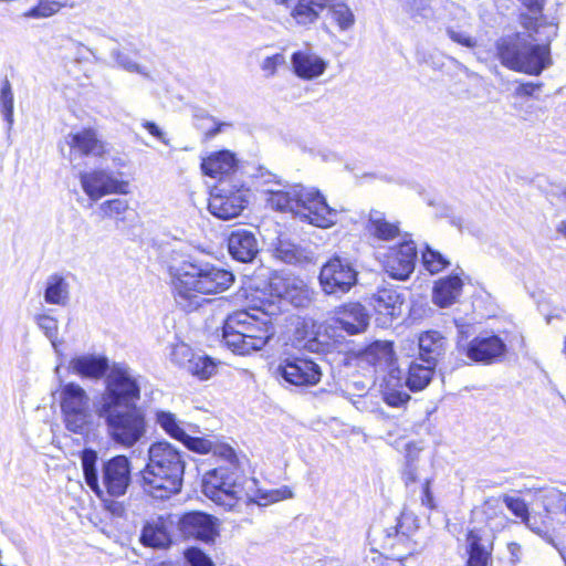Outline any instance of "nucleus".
<instances>
[{
	"label": "nucleus",
	"instance_id": "obj_1",
	"mask_svg": "<svg viewBox=\"0 0 566 566\" xmlns=\"http://www.w3.org/2000/svg\"><path fill=\"white\" fill-rule=\"evenodd\" d=\"M518 1L527 10L520 14L525 31L499 40L497 55L510 70L539 75L553 64L551 43L557 35V24L542 13L546 0Z\"/></svg>",
	"mask_w": 566,
	"mask_h": 566
},
{
	"label": "nucleus",
	"instance_id": "obj_2",
	"mask_svg": "<svg viewBox=\"0 0 566 566\" xmlns=\"http://www.w3.org/2000/svg\"><path fill=\"white\" fill-rule=\"evenodd\" d=\"M168 273L175 301L185 312L198 310L205 302L202 295L222 293L234 282L232 272L192 258L171 261Z\"/></svg>",
	"mask_w": 566,
	"mask_h": 566
},
{
	"label": "nucleus",
	"instance_id": "obj_3",
	"mask_svg": "<svg viewBox=\"0 0 566 566\" xmlns=\"http://www.w3.org/2000/svg\"><path fill=\"white\" fill-rule=\"evenodd\" d=\"M186 453L167 441H157L148 449V462L140 471V485L145 493L166 500L180 492Z\"/></svg>",
	"mask_w": 566,
	"mask_h": 566
},
{
	"label": "nucleus",
	"instance_id": "obj_4",
	"mask_svg": "<svg viewBox=\"0 0 566 566\" xmlns=\"http://www.w3.org/2000/svg\"><path fill=\"white\" fill-rule=\"evenodd\" d=\"M268 205L279 211H291L302 221L318 228H329L337 222L338 211L331 208L318 190L293 185L287 190L265 188Z\"/></svg>",
	"mask_w": 566,
	"mask_h": 566
},
{
	"label": "nucleus",
	"instance_id": "obj_5",
	"mask_svg": "<svg viewBox=\"0 0 566 566\" xmlns=\"http://www.w3.org/2000/svg\"><path fill=\"white\" fill-rule=\"evenodd\" d=\"M253 311H237L224 321L222 338L235 354L261 350L275 334L270 315L260 310Z\"/></svg>",
	"mask_w": 566,
	"mask_h": 566
},
{
	"label": "nucleus",
	"instance_id": "obj_6",
	"mask_svg": "<svg viewBox=\"0 0 566 566\" xmlns=\"http://www.w3.org/2000/svg\"><path fill=\"white\" fill-rule=\"evenodd\" d=\"M81 467L87 486L103 501L105 495L123 496L132 480L130 461L126 455H115L102 463L101 472L97 467L98 454L91 448H85L81 454Z\"/></svg>",
	"mask_w": 566,
	"mask_h": 566
},
{
	"label": "nucleus",
	"instance_id": "obj_7",
	"mask_svg": "<svg viewBox=\"0 0 566 566\" xmlns=\"http://www.w3.org/2000/svg\"><path fill=\"white\" fill-rule=\"evenodd\" d=\"M255 480L248 479L239 468L218 467L202 478V492L218 505L232 510L239 501L248 502L252 497L248 489Z\"/></svg>",
	"mask_w": 566,
	"mask_h": 566
},
{
	"label": "nucleus",
	"instance_id": "obj_8",
	"mask_svg": "<svg viewBox=\"0 0 566 566\" xmlns=\"http://www.w3.org/2000/svg\"><path fill=\"white\" fill-rule=\"evenodd\" d=\"M95 413L104 421L109 439L118 446L132 448L146 436V413L140 407L97 409Z\"/></svg>",
	"mask_w": 566,
	"mask_h": 566
},
{
	"label": "nucleus",
	"instance_id": "obj_9",
	"mask_svg": "<svg viewBox=\"0 0 566 566\" xmlns=\"http://www.w3.org/2000/svg\"><path fill=\"white\" fill-rule=\"evenodd\" d=\"M140 385L127 364L115 363L105 376V389L95 402V410L138 407Z\"/></svg>",
	"mask_w": 566,
	"mask_h": 566
},
{
	"label": "nucleus",
	"instance_id": "obj_10",
	"mask_svg": "<svg viewBox=\"0 0 566 566\" xmlns=\"http://www.w3.org/2000/svg\"><path fill=\"white\" fill-rule=\"evenodd\" d=\"M60 406L67 431L88 436L95 427V410L91 408L87 392L77 384L64 385L60 394Z\"/></svg>",
	"mask_w": 566,
	"mask_h": 566
},
{
	"label": "nucleus",
	"instance_id": "obj_11",
	"mask_svg": "<svg viewBox=\"0 0 566 566\" xmlns=\"http://www.w3.org/2000/svg\"><path fill=\"white\" fill-rule=\"evenodd\" d=\"M280 4L291 9V17L297 25L307 27L315 23L321 13L328 9L332 19L340 30L353 27L355 17L352 10L338 0H277Z\"/></svg>",
	"mask_w": 566,
	"mask_h": 566
},
{
	"label": "nucleus",
	"instance_id": "obj_12",
	"mask_svg": "<svg viewBox=\"0 0 566 566\" xmlns=\"http://www.w3.org/2000/svg\"><path fill=\"white\" fill-rule=\"evenodd\" d=\"M417 517L402 512L396 517V524L385 528L380 534V546L389 558L402 562L407 557L419 554L424 545L412 539L418 530Z\"/></svg>",
	"mask_w": 566,
	"mask_h": 566
},
{
	"label": "nucleus",
	"instance_id": "obj_13",
	"mask_svg": "<svg viewBox=\"0 0 566 566\" xmlns=\"http://www.w3.org/2000/svg\"><path fill=\"white\" fill-rule=\"evenodd\" d=\"M250 202V189L240 181L221 180L209 199V211L217 218L229 220L237 218Z\"/></svg>",
	"mask_w": 566,
	"mask_h": 566
},
{
	"label": "nucleus",
	"instance_id": "obj_14",
	"mask_svg": "<svg viewBox=\"0 0 566 566\" xmlns=\"http://www.w3.org/2000/svg\"><path fill=\"white\" fill-rule=\"evenodd\" d=\"M357 276L349 259L334 255L322 266L318 281L325 294L340 296L356 285Z\"/></svg>",
	"mask_w": 566,
	"mask_h": 566
},
{
	"label": "nucleus",
	"instance_id": "obj_15",
	"mask_svg": "<svg viewBox=\"0 0 566 566\" xmlns=\"http://www.w3.org/2000/svg\"><path fill=\"white\" fill-rule=\"evenodd\" d=\"M276 375L290 385L308 387L319 382L322 369L313 359L291 356L280 361Z\"/></svg>",
	"mask_w": 566,
	"mask_h": 566
},
{
	"label": "nucleus",
	"instance_id": "obj_16",
	"mask_svg": "<svg viewBox=\"0 0 566 566\" xmlns=\"http://www.w3.org/2000/svg\"><path fill=\"white\" fill-rule=\"evenodd\" d=\"M78 178L84 192L94 201L109 193L129 192L128 181L119 180L106 170L82 171Z\"/></svg>",
	"mask_w": 566,
	"mask_h": 566
},
{
	"label": "nucleus",
	"instance_id": "obj_17",
	"mask_svg": "<svg viewBox=\"0 0 566 566\" xmlns=\"http://www.w3.org/2000/svg\"><path fill=\"white\" fill-rule=\"evenodd\" d=\"M458 352L474 363L493 364L506 352V345L497 335L476 336L470 342L458 343Z\"/></svg>",
	"mask_w": 566,
	"mask_h": 566
},
{
	"label": "nucleus",
	"instance_id": "obj_18",
	"mask_svg": "<svg viewBox=\"0 0 566 566\" xmlns=\"http://www.w3.org/2000/svg\"><path fill=\"white\" fill-rule=\"evenodd\" d=\"M418 251L416 243L406 240L397 247L390 248L384 258V269L395 280L405 281L413 273Z\"/></svg>",
	"mask_w": 566,
	"mask_h": 566
},
{
	"label": "nucleus",
	"instance_id": "obj_19",
	"mask_svg": "<svg viewBox=\"0 0 566 566\" xmlns=\"http://www.w3.org/2000/svg\"><path fill=\"white\" fill-rule=\"evenodd\" d=\"M270 286L277 297L295 307H307L313 301L314 292L300 277L275 276L271 280Z\"/></svg>",
	"mask_w": 566,
	"mask_h": 566
},
{
	"label": "nucleus",
	"instance_id": "obj_20",
	"mask_svg": "<svg viewBox=\"0 0 566 566\" xmlns=\"http://www.w3.org/2000/svg\"><path fill=\"white\" fill-rule=\"evenodd\" d=\"M178 527L185 537L206 543L212 542L218 535L217 520L199 511L185 513L178 521Z\"/></svg>",
	"mask_w": 566,
	"mask_h": 566
},
{
	"label": "nucleus",
	"instance_id": "obj_21",
	"mask_svg": "<svg viewBox=\"0 0 566 566\" xmlns=\"http://www.w3.org/2000/svg\"><path fill=\"white\" fill-rule=\"evenodd\" d=\"M65 144L70 148V161L82 157H102L105 154V144L93 128H83L65 136Z\"/></svg>",
	"mask_w": 566,
	"mask_h": 566
},
{
	"label": "nucleus",
	"instance_id": "obj_22",
	"mask_svg": "<svg viewBox=\"0 0 566 566\" xmlns=\"http://www.w3.org/2000/svg\"><path fill=\"white\" fill-rule=\"evenodd\" d=\"M171 360L200 379L210 378L217 367L212 358L206 355L195 354L192 349L186 345H179L174 348Z\"/></svg>",
	"mask_w": 566,
	"mask_h": 566
},
{
	"label": "nucleus",
	"instance_id": "obj_23",
	"mask_svg": "<svg viewBox=\"0 0 566 566\" xmlns=\"http://www.w3.org/2000/svg\"><path fill=\"white\" fill-rule=\"evenodd\" d=\"M369 314L360 303H347L336 311L335 326L348 335L365 332L369 325Z\"/></svg>",
	"mask_w": 566,
	"mask_h": 566
},
{
	"label": "nucleus",
	"instance_id": "obj_24",
	"mask_svg": "<svg viewBox=\"0 0 566 566\" xmlns=\"http://www.w3.org/2000/svg\"><path fill=\"white\" fill-rule=\"evenodd\" d=\"M174 522L170 516H156L146 521L140 534V542L146 547L167 548L172 539L170 530Z\"/></svg>",
	"mask_w": 566,
	"mask_h": 566
},
{
	"label": "nucleus",
	"instance_id": "obj_25",
	"mask_svg": "<svg viewBox=\"0 0 566 566\" xmlns=\"http://www.w3.org/2000/svg\"><path fill=\"white\" fill-rule=\"evenodd\" d=\"M228 251L234 260L249 263L260 251L259 241L252 231L238 229L228 237Z\"/></svg>",
	"mask_w": 566,
	"mask_h": 566
},
{
	"label": "nucleus",
	"instance_id": "obj_26",
	"mask_svg": "<svg viewBox=\"0 0 566 566\" xmlns=\"http://www.w3.org/2000/svg\"><path fill=\"white\" fill-rule=\"evenodd\" d=\"M237 167L238 160L235 155L229 150L213 153L208 158L203 159L201 164L203 174L212 178H218V182L221 180L237 181L233 176L237 171Z\"/></svg>",
	"mask_w": 566,
	"mask_h": 566
},
{
	"label": "nucleus",
	"instance_id": "obj_27",
	"mask_svg": "<svg viewBox=\"0 0 566 566\" xmlns=\"http://www.w3.org/2000/svg\"><path fill=\"white\" fill-rule=\"evenodd\" d=\"M291 63L294 73L303 80H313L321 76L326 67V62L318 55L308 51H296L292 54Z\"/></svg>",
	"mask_w": 566,
	"mask_h": 566
},
{
	"label": "nucleus",
	"instance_id": "obj_28",
	"mask_svg": "<svg viewBox=\"0 0 566 566\" xmlns=\"http://www.w3.org/2000/svg\"><path fill=\"white\" fill-rule=\"evenodd\" d=\"M420 359L426 364L437 365L447 350V338L437 331H427L418 339Z\"/></svg>",
	"mask_w": 566,
	"mask_h": 566
},
{
	"label": "nucleus",
	"instance_id": "obj_29",
	"mask_svg": "<svg viewBox=\"0 0 566 566\" xmlns=\"http://www.w3.org/2000/svg\"><path fill=\"white\" fill-rule=\"evenodd\" d=\"M70 367L74 374L90 379H99L106 376L111 368L106 357L90 354L74 357L70 361Z\"/></svg>",
	"mask_w": 566,
	"mask_h": 566
},
{
	"label": "nucleus",
	"instance_id": "obj_30",
	"mask_svg": "<svg viewBox=\"0 0 566 566\" xmlns=\"http://www.w3.org/2000/svg\"><path fill=\"white\" fill-rule=\"evenodd\" d=\"M367 359L377 370L387 371L394 378V374L400 371L396 368V356L392 343L377 340L367 349Z\"/></svg>",
	"mask_w": 566,
	"mask_h": 566
},
{
	"label": "nucleus",
	"instance_id": "obj_31",
	"mask_svg": "<svg viewBox=\"0 0 566 566\" xmlns=\"http://www.w3.org/2000/svg\"><path fill=\"white\" fill-rule=\"evenodd\" d=\"M403 298L396 289L382 287L373 296L375 311L384 316L395 317L400 315Z\"/></svg>",
	"mask_w": 566,
	"mask_h": 566
},
{
	"label": "nucleus",
	"instance_id": "obj_32",
	"mask_svg": "<svg viewBox=\"0 0 566 566\" xmlns=\"http://www.w3.org/2000/svg\"><path fill=\"white\" fill-rule=\"evenodd\" d=\"M366 231L369 235L380 241L392 240L400 233L398 223L389 222L385 213L378 210L369 212Z\"/></svg>",
	"mask_w": 566,
	"mask_h": 566
},
{
	"label": "nucleus",
	"instance_id": "obj_33",
	"mask_svg": "<svg viewBox=\"0 0 566 566\" xmlns=\"http://www.w3.org/2000/svg\"><path fill=\"white\" fill-rule=\"evenodd\" d=\"M463 282L458 275L441 279L433 289V301L440 307L450 306L461 294Z\"/></svg>",
	"mask_w": 566,
	"mask_h": 566
},
{
	"label": "nucleus",
	"instance_id": "obj_34",
	"mask_svg": "<svg viewBox=\"0 0 566 566\" xmlns=\"http://www.w3.org/2000/svg\"><path fill=\"white\" fill-rule=\"evenodd\" d=\"M273 255L289 264L302 263L308 260L305 249L287 238L279 237L273 245Z\"/></svg>",
	"mask_w": 566,
	"mask_h": 566
},
{
	"label": "nucleus",
	"instance_id": "obj_35",
	"mask_svg": "<svg viewBox=\"0 0 566 566\" xmlns=\"http://www.w3.org/2000/svg\"><path fill=\"white\" fill-rule=\"evenodd\" d=\"M156 422L169 437L180 442L186 438L187 429L191 427L166 410L156 411Z\"/></svg>",
	"mask_w": 566,
	"mask_h": 566
},
{
	"label": "nucleus",
	"instance_id": "obj_36",
	"mask_svg": "<svg viewBox=\"0 0 566 566\" xmlns=\"http://www.w3.org/2000/svg\"><path fill=\"white\" fill-rule=\"evenodd\" d=\"M44 301L48 304L65 305L69 301V283L60 274L49 276L44 290Z\"/></svg>",
	"mask_w": 566,
	"mask_h": 566
},
{
	"label": "nucleus",
	"instance_id": "obj_37",
	"mask_svg": "<svg viewBox=\"0 0 566 566\" xmlns=\"http://www.w3.org/2000/svg\"><path fill=\"white\" fill-rule=\"evenodd\" d=\"M434 365L427 364L426 366L412 361L409 366L408 376L406 378V386L411 391H420L424 389L431 381Z\"/></svg>",
	"mask_w": 566,
	"mask_h": 566
},
{
	"label": "nucleus",
	"instance_id": "obj_38",
	"mask_svg": "<svg viewBox=\"0 0 566 566\" xmlns=\"http://www.w3.org/2000/svg\"><path fill=\"white\" fill-rule=\"evenodd\" d=\"M382 399L390 407H402L410 400V395L403 390V386L399 382V377L394 374L385 380L382 386Z\"/></svg>",
	"mask_w": 566,
	"mask_h": 566
},
{
	"label": "nucleus",
	"instance_id": "obj_39",
	"mask_svg": "<svg viewBox=\"0 0 566 566\" xmlns=\"http://www.w3.org/2000/svg\"><path fill=\"white\" fill-rule=\"evenodd\" d=\"M469 558L467 566H488L491 558V549L482 544L481 537L473 531L468 534Z\"/></svg>",
	"mask_w": 566,
	"mask_h": 566
},
{
	"label": "nucleus",
	"instance_id": "obj_40",
	"mask_svg": "<svg viewBox=\"0 0 566 566\" xmlns=\"http://www.w3.org/2000/svg\"><path fill=\"white\" fill-rule=\"evenodd\" d=\"M13 108H14V97L12 85L8 77H4L0 84V113L8 124V129L10 130L13 125Z\"/></svg>",
	"mask_w": 566,
	"mask_h": 566
},
{
	"label": "nucleus",
	"instance_id": "obj_41",
	"mask_svg": "<svg viewBox=\"0 0 566 566\" xmlns=\"http://www.w3.org/2000/svg\"><path fill=\"white\" fill-rule=\"evenodd\" d=\"M34 322L38 327L43 332L45 337L51 342L55 352H59V346L62 342L59 340V322L53 316L40 313L34 315Z\"/></svg>",
	"mask_w": 566,
	"mask_h": 566
},
{
	"label": "nucleus",
	"instance_id": "obj_42",
	"mask_svg": "<svg viewBox=\"0 0 566 566\" xmlns=\"http://www.w3.org/2000/svg\"><path fill=\"white\" fill-rule=\"evenodd\" d=\"M109 55L112 59V66H116L123 69L129 73H137L145 77H148L149 74L146 69L139 65L137 62L133 61L126 53H124L118 46L109 48Z\"/></svg>",
	"mask_w": 566,
	"mask_h": 566
},
{
	"label": "nucleus",
	"instance_id": "obj_43",
	"mask_svg": "<svg viewBox=\"0 0 566 566\" xmlns=\"http://www.w3.org/2000/svg\"><path fill=\"white\" fill-rule=\"evenodd\" d=\"M255 188L265 193V188L281 187L282 182L277 176L263 166H259L250 174Z\"/></svg>",
	"mask_w": 566,
	"mask_h": 566
},
{
	"label": "nucleus",
	"instance_id": "obj_44",
	"mask_svg": "<svg viewBox=\"0 0 566 566\" xmlns=\"http://www.w3.org/2000/svg\"><path fill=\"white\" fill-rule=\"evenodd\" d=\"M99 209L104 217L124 221V214L129 210V203L126 199L115 198L102 202Z\"/></svg>",
	"mask_w": 566,
	"mask_h": 566
},
{
	"label": "nucleus",
	"instance_id": "obj_45",
	"mask_svg": "<svg viewBox=\"0 0 566 566\" xmlns=\"http://www.w3.org/2000/svg\"><path fill=\"white\" fill-rule=\"evenodd\" d=\"M422 264L430 273H438L446 269L450 262L439 251L427 247L422 252Z\"/></svg>",
	"mask_w": 566,
	"mask_h": 566
},
{
	"label": "nucleus",
	"instance_id": "obj_46",
	"mask_svg": "<svg viewBox=\"0 0 566 566\" xmlns=\"http://www.w3.org/2000/svg\"><path fill=\"white\" fill-rule=\"evenodd\" d=\"M61 8L62 4L56 1L40 0L39 3L25 12L24 15L33 19L49 18L55 14Z\"/></svg>",
	"mask_w": 566,
	"mask_h": 566
},
{
	"label": "nucleus",
	"instance_id": "obj_47",
	"mask_svg": "<svg viewBox=\"0 0 566 566\" xmlns=\"http://www.w3.org/2000/svg\"><path fill=\"white\" fill-rule=\"evenodd\" d=\"M185 558L189 566H214L212 559L198 547L186 549Z\"/></svg>",
	"mask_w": 566,
	"mask_h": 566
},
{
	"label": "nucleus",
	"instance_id": "obj_48",
	"mask_svg": "<svg viewBox=\"0 0 566 566\" xmlns=\"http://www.w3.org/2000/svg\"><path fill=\"white\" fill-rule=\"evenodd\" d=\"M181 443L189 450L198 453H209L212 451V442L210 440L191 437L189 433L186 434V438L181 441Z\"/></svg>",
	"mask_w": 566,
	"mask_h": 566
},
{
	"label": "nucleus",
	"instance_id": "obj_49",
	"mask_svg": "<svg viewBox=\"0 0 566 566\" xmlns=\"http://www.w3.org/2000/svg\"><path fill=\"white\" fill-rule=\"evenodd\" d=\"M446 32H447V35L453 42H455V43H458V44H460L462 46H465V48H469V49H473L478 44L476 39L473 38L472 35H470L465 31L454 29L453 27H448Z\"/></svg>",
	"mask_w": 566,
	"mask_h": 566
},
{
	"label": "nucleus",
	"instance_id": "obj_50",
	"mask_svg": "<svg viewBox=\"0 0 566 566\" xmlns=\"http://www.w3.org/2000/svg\"><path fill=\"white\" fill-rule=\"evenodd\" d=\"M286 63L285 56L282 53L265 57L261 63V70L265 72L266 76H273L279 66Z\"/></svg>",
	"mask_w": 566,
	"mask_h": 566
},
{
	"label": "nucleus",
	"instance_id": "obj_51",
	"mask_svg": "<svg viewBox=\"0 0 566 566\" xmlns=\"http://www.w3.org/2000/svg\"><path fill=\"white\" fill-rule=\"evenodd\" d=\"M212 452L214 454H218L226 461V464L223 467H230V465L232 467L233 465L234 468H239L237 454H235L234 450L232 448H230L229 446H216V447L212 446Z\"/></svg>",
	"mask_w": 566,
	"mask_h": 566
},
{
	"label": "nucleus",
	"instance_id": "obj_52",
	"mask_svg": "<svg viewBox=\"0 0 566 566\" xmlns=\"http://www.w3.org/2000/svg\"><path fill=\"white\" fill-rule=\"evenodd\" d=\"M542 87V82L520 83L514 90V95L516 97H532L535 95L536 92L541 91Z\"/></svg>",
	"mask_w": 566,
	"mask_h": 566
},
{
	"label": "nucleus",
	"instance_id": "obj_53",
	"mask_svg": "<svg viewBox=\"0 0 566 566\" xmlns=\"http://www.w3.org/2000/svg\"><path fill=\"white\" fill-rule=\"evenodd\" d=\"M504 503L506 507L517 517H524L528 512L526 503L520 497L505 496Z\"/></svg>",
	"mask_w": 566,
	"mask_h": 566
},
{
	"label": "nucleus",
	"instance_id": "obj_54",
	"mask_svg": "<svg viewBox=\"0 0 566 566\" xmlns=\"http://www.w3.org/2000/svg\"><path fill=\"white\" fill-rule=\"evenodd\" d=\"M420 462H407L402 472V480L407 488L419 480Z\"/></svg>",
	"mask_w": 566,
	"mask_h": 566
},
{
	"label": "nucleus",
	"instance_id": "obj_55",
	"mask_svg": "<svg viewBox=\"0 0 566 566\" xmlns=\"http://www.w3.org/2000/svg\"><path fill=\"white\" fill-rule=\"evenodd\" d=\"M143 128H145L153 137H155L157 140L163 143L166 146L170 145L169 139L166 136V133L155 123L151 120L144 119L142 122Z\"/></svg>",
	"mask_w": 566,
	"mask_h": 566
},
{
	"label": "nucleus",
	"instance_id": "obj_56",
	"mask_svg": "<svg viewBox=\"0 0 566 566\" xmlns=\"http://www.w3.org/2000/svg\"><path fill=\"white\" fill-rule=\"evenodd\" d=\"M430 484H431V479L426 478L423 481V484H422V492H421L420 501H421V505H423L432 511L436 509V501H434V496L431 492Z\"/></svg>",
	"mask_w": 566,
	"mask_h": 566
},
{
	"label": "nucleus",
	"instance_id": "obj_57",
	"mask_svg": "<svg viewBox=\"0 0 566 566\" xmlns=\"http://www.w3.org/2000/svg\"><path fill=\"white\" fill-rule=\"evenodd\" d=\"M422 446L418 442H408L405 446V463L407 462H420V453Z\"/></svg>",
	"mask_w": 566,
	"mask_h": 566
},
{
	"label": "nucleus",
	"instance_id": "obj_58",
	"mask_svg": "<svg viewBox=\"0 0 566 566\" xmlns=\"http://www.w3.org/2000/svg\"><path fill=\"white\" fill-rule=\"evenodd\" d=\"M455 325H457V328H458L457 344L460 340H463V343L470 342L471 340L470 337L473 334L472 325L471 324H467V323H459L458 321L455 322Z\"/></svg>",
	"mask_w": 566,
	"mask_h": 566
},
{
	"label": "nucleus",
	"instance_id": "obj_59",
	"mask_svg": "<svg viewBox=\"0 0 566 566\" xmlns=\"http://www.w3.org/2000/svg\"><path fill=\"white\" fill-rule=\"evenodd\" d=\"M306 348L310 352L318 353V354L325 352V345L322 342H319L317 338L310 339L306 343Z\"/></svg>",
	"mask_w": 566,
	"mask_h": 566
},
{
	"label": "nucleus",
	"instance_id": "obj_60",
	"mask_svg": "<svg viewBox=\"0 0 566 566\" xmlns=\"http://www.w3.org/2000/svg\"><path fill=\"white\" fill-rule=\"evenodd\" d=\"M207 118H209L210 120H212V122L214 123V125H216L213 128L209 129V130L206 133V136H207L208 138H212V137H214L216 135H218V134L221 132V126H222L223 124H221V123H217V122H216V119H214L213 117H211V116H207Z\"/></svg>",
	"mask_w": 566,
	"mask_h": 566
},
{
	"label": "nucleus",
	"instance_id": "obj_61",
	"mask_svg": "<svg viewBox=\"0 0 566 566\" xmlns=\"http://www.w3.org/2000/svg\"><path fill=\"white\" fill-rule=\"evenodd\" d=\"M276 493H277V495H280V496H276V497L274 499V501L283 500V499H291V497L293 496L292 491H291L290 489H287V488H285V489H283V490H280V491H277Z\"/></svg>",
	"mask_w": 566,
	"mask_h": 566
},
{
	"label": "nucleus",
	"instance_id": "obj_62",
	"mask_svg": "<svg viewBox=\"0 0 566 566\" xmlns=\"http://www.w3.org/2000/svg\"><path fill=\"white\" fill-rule=\"evenodd\" d=\"M557 232H559L560 234H563L564 237H566V220H563V221L557 226Z\"/></svg>",
	"mask_w": 566,
	"mask_h": 566
},
{
	"label": "nucleus",
	"instance_id": "obj_63",
	"mask_svg": "<svg viewBox=\"0 0 566 566\" xmlns=\"http://www.w3.org/2000/svg\"><path fill=\"white\" fill-rule=\"evenodd\" d=\"M109 509L113 511V513L115 514H119L122 511H123V507L118 504V503H112L109 505Z\"/></svg>",
	"mask_w": 566,
	"mask_h": 566
},
{
	"label": "nucleus",
	"instance_id": "obj_64",
	"mask_svg": "<svg viewBox=\"0 0 566 566\" xmlns=\"http://www.w3.org/2000/svg\"><path fill=\"white\" fill-rule=\"evenodd\" d=\"M155 566H175V565L170 562H161L159 564H156Z\"/></svg>",
	"mask_w": 566,
	"mask_h": 566
}]
</instances>
